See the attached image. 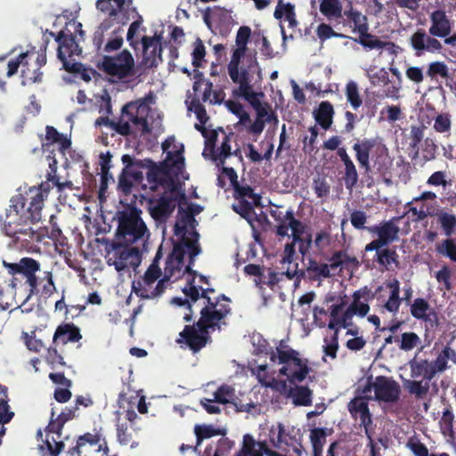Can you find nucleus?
<instances>
[{
	"instance_id": "obj_1",
	"label": "nucleus",
	"mask_w": 456,
	"mask_h": 456,
	"mask_svg": "<svg viewBox=\"0 0 456 456\" xmlns=\"http://www.w3.org/2000/svg\"><path fill=\"white\" fill-rule=\"evenodd\" d=\"M49 186L41 183L38 189L30 188L25 194H17L11 198L10 206L4 216H0L2 229L6 236L16 240H33L35 231L31 224L41 220L45 198Z\"/></svg>"
},
{
	"instance_id": "obj_2",
	"label": "nucleus",
	"mask_w": 456,
	"mask_h": 456,
	"mask_svg": "<svg viewBox=\"0 0 456 456\" xmlns=\"http://www.w3.org/2000/svg\"><path fill=\"white\" fill-rule=\"evenodd\" d=\"M174 139H167L162 143L163 151H167V158L159 164L155 163L148 159L146 177L152 190H156L158 186L172 188L171 192H175L174 179L183 173L185 163L183 156V148L175 151H167Z\"/></svg>"
},
{
	"instance_id": "obj_3",
	"label": "nucleus",
	"mask_w": 456,
	"mask_h": 456,
	"mask_svg": "<svg viewBox=\"0 0 456 456\" xmlns=\"http://www.w3.org/2000/svg\"><path fill=\"white\" fill-rule=\"evenodd\" d=\"M221 313H210L208 308L200 310V317L192 325H185L176 339L177 344H185L193 353L200 351L211 341L210 330H220L225 324Z\"/></svg>"
},
{
	"instance_id": "obj_4",
	"label": "nucleus",
	"mask_w": 456,
	"mask_h": 456,
	"mask_svg": "<svg viewBox=\"0 0 456 456\" xmlns=\"http://www.w3.org/2000/svg\"><path fill=\"white\" fill-rule=\"evenodd\" d=\"M149 110V107L143 102H130L122 107L118 121L111 120L108 117H99L95 120V126L104 125L118 134L127 136L132 134L130 124H133L142 134H150L151 129L147 120Z\"/></svg>"
},
{
	"instance_id": "obj_5",
	"label": "nucleus",
	"mask_w": 456,
	"mask_h": 456,
	"mask_svg": "<svg viewBox=\"0 0 456 456\" xmlns=\"http://www.w3.org/2000/svg\"><path fill=\"white\" fill-rule=\"evenodd\" d=\"M10 268L16 280H25L29 294L38 293L39 287L43 295H51L55 290L52 272L44 271L42 276L37 275L41 272L40 264L32 257H22L19 263L12 264Z\"/></svg>"
},
{
	"instance_id": "obj_6",
	"label": "nucleus",
	"mask_w": 456,
	"mask_h": 456,
	"mask_svg": "<svg viewBox=\"0 0 456 456\" xmlns=\"http://www.w3.org/2000/svg\"><path fill=\"white\" fill-rule=\"evenodd\" d=\"M359 166L365 173L371 171L370 160L379 174L385 175L389 168L390 160L387 147L373 138H364L353 145Z\"/></svg>"
},
{
	"instance_id": "obj_7",
	"label": "nucleus",
	"mask_w": 456,
	"mask_h": 456,
	"mask_svg": "<svg viewBox=\"0 0 456 456\" xmlns=\"http://www.w3.org/2000/svg\"><path fill=\"white\" fill-rule=\"evenodd\" d=\"M141 214L142 211L136 208L118 212L116 240L130 245L138 243L144 245L149 237V231Z\"/></svg>"
},
{
	"instance_id": "obj_8",
	"label": "nucleus",
	"mask_w": 456,
	"mask_h": 456,
	"mask_svg": "<svg viewBox=\"0 0 456 456\" xmlns=\"http://www.w3.org/2000/svg\"><path fill=\"white\" fill-rule=\"evenodd\" d=\"M452 354H455V351L446 346L434 361L414 358L409 362L411 377L412 379L421 378V380L430 383L437 373L444 372L449 368L448 360L452 357Z\"/></svg>"
},
{
	"instance_id": "obj_9",
	"label": "nucleus",
	"mask_w": 456,
	"mask_h": 456,
	"mask_svg": "<svg viewBox=\"0 0 456 456\" xmlns=\"http://www.w3.org/2000/svg\"><path fill=\"white\" fill-rule=\"evenodd\" d=\"M106 262L113 265L118 272H123L129 267H135L141 261V248L120 241H112L106 247Z\"/></svg>"
},
{
	"instance_id": "obj_10",
	"label": "nucleus",
	"mask_w": 456,
	"mask_h": 456,
	"mask_svg": "<svg viewBox=\"0 0 456 456\" xmlns=\"http://www.w3.org/2000/svg\"><path fill=\"white\" fill-rule=\"evenodd\" d=\"M279 363L283 364L280 369V374L286 376L290 384H297L304 381L311 371L307 359L299 357V353L294 349H277Z\"/></svg>"
},
{
	"instance_id": "obj_11",
	"label": "nucleus",
	"mask_w": 456,
	"mask_h": 456,
	"mask_svg": "<svg viewBox=\"0 0 456 456\" xmlns=\"http://www.w3.org/2000/svg\"><path fill=\"white\" fill-rule=\"evenodd\" d=\"M98 67L107 75L119 80L134 74V60L127 49H124L114 56L104 55Z\"/></svg>"
},
{
	"instance_id": "obj_12",
	"label": "nucleus",
	"mask_w": 456,
	"mask_h": 456,
	"mask_svg": "<svg viewBox=\"0 0 456 456\" xmlns=\"http://www.w3.org/2000/svg\"><path fill=\"white\" fill-rule=\"evenodd\" d=\"M50 35L54 37L53 32H51ZM55 41L59 45L57 56L62 62L63 69L66 71H77L81 67V63L74 61L72 57L80 55L82 49L77 43L75 36L72 33L67 34L61 30L55 36Z\"/></svg>"
},
{
	"instance_id": "obj_13",
	"label": "nucleus",
	"mask_w": 456,
	"mask_h": 456,
	"mask_svg": "<svg viewBox=\"0 0 456 456\" xmlns=\"http://www.w3.org/2000/svg\"><path fill=\"white\" fill-rule=\"evenodd\" d=\"M398 220L399 218L395 217L391 220L380 223L379 224L368 227V231L377 235L378 238L365 246V251L379 249V248L387 247L390 243L397 240L400 228L396 225L395 221Z\"/></svg>"
},
{
	"instance_id": "obj_14",
	"label": "nucleus",
	"mask_w": 456,
	"mask_h": 456,
	"mask_svg": "<svg viewBox=\"0 0 456 456\" xmlns=\"http://www.w3.org/2000/svg\"><path fill=\"white\" fill-rule=\"evenodd\" d=\"M100 452L104 455L109 453L107 442L100 432L85 433L78 436L75 446L68 449V453L71 456H87L91 452Z\"/></svg>"
},
{
	"instance_id": "obj_15",
	"label": "nucleus",
	"mask_w": 456,
	"mask_h": 456,
	"mask_svg": "<svg viewBox=\"0 0 456 456\" xmlns=\"http://www.w3.org/2000/svg\"><path fill=\"white\" fill-rule=\"evenodd\" d=\"M125 167L119 176V184L124 188H131L133 183H142L144 179L143 170L147 171L148 159H138L128 154L121 158Z\"/></svg>"
},
{
	"instance_id": "obj_16",
	"label": "nucleus",
	"mask_w": 456,
	"mask_h": 456,
	"mask_svg": "<svg viewBox=\"0 0 456 456\" xmlns=\"http://www.w3.org/2000/svg\"><path fill=\"white\" fill-rule=\"evenodd\" d=\"M248 50L247 46L237 45L233 50L230 62L227 65V71L232 81H238L241 75L245 73L246 76L253 75L257 72L260 77L261 70L256 61V56L250 57L248 60L246 67L240 66L241 59L245 56Z\"/></svg>"
},
{
	"instance_id": "obj_17",
	"label": "nucleus",
	"mask_w": 456,
	"mask_h": 456,
	"mask_svg": "<svg viewBox=\"0 0 456 456\" xmlns=\"http://www.w3.org/2000/svg\"><path fill=\"white\" fill-rule=\"evenodd\" d=\"M401 395L400 385L391 377L377 376L374 379V399L379 403H395Z\"/></svg>"
},
{
	"instance_id": "obj_18",
	"label": "nucleus",
	"mask_w": 456,
	"mask_h": 456,
	"mask_svg": "<svg viewBox=\"0 0 456 456\" xmlns=\"http://www.w3.org/2000/svg\"><path fill=\"white\" fill-rule=\"evenodd\" d=\"M164 193L159 199L151 198L147 200V208L151 217L157 222L166 221L175 208L176 196Z\"/></svg>"
},
{
	"instance_id": "obj_19",
	"label": "nucleus",
	"mask_w": 456,
	"mask_h": 456,
	"mask_svg": "<svg viewBox=\"0 0 456 456\" xmlns=\"http://www.w3.org/2000/svg\"><path fill=\"white\" fill-rule=\"evenodd\" d=\"M410 313L413 318L425 323L428 329H435L439 325L436 311L423 297H417L410 305Z\"/></svg>"
},
{
	"instance_id": "obj_20",
	"label": "nucleus",
	"mask_w": 456,
	"mask_h": 456,
	"mask_svg": "<svg viewBox=\"0 0 456 456\" xmlns=\"http://www.w3.org/2000/svg\"><path fill=\"white\" fill-rule=\"evenodd\" d=\"M161 36H143L141 43L143 50V61L150 67L154 68L162 62Z\"/></svg>"
},
{
	"instance_id": "obj_21",
	"label": "nucleus",
	"mask_w": 456,
	"mask_h": 456,
	"mask_svg": "<svg viewBox=\"0 0 456 456\" xmlns=\"http://www.w3.org/2000/svg\"><path fill=\"white\" fill-rule=\"evenodd\" d=\"M126 0H97L96 8L108 14L105 20H110L112 23L126 25L129 21V16L124 10Z\"/></svg>"
},
{
	"instance_id": "obj_22",
	"label": "nucleus",
	"mask_w": 456,
	"mask_h": 456,
	"mask_svg": "<svg viewBox=\"0 0 456 456\" xmlns=\"http://www.w3.org/2000/svg\"><path fill=\"white\" fill-rule=\"evenodd\" d=\"M366 399L370 397H354L347 404L348 411L354 419L360 418V425L363 426L366 436L371 439L369 432L370 427L372 424V417L370 411L369 404Z\"/></svg>"
},
{
	"instance_id": "obj_23",
	"label": "nucleus",
	"mask_w": 456,
	"mask_h": 456,
	"mask_svg": "<svg viewBox=\"0 0 456 456\" xmlns=\"http://www.w3.org/2000/svg\"><path fill=\"white\" fill-rule=\"evenodd\" d=\"M252 80L253 75L246 76L244 73L238 81H232L234 84L238 85V87L233 89L232 95L244 98L253 109H255L261 103L259 97L264 94L262 93L257 94L254 91Z\"/></svg>"
},
{
	"instance_id": "obj_24",
	"label": "nucleus",
	"mask_w": 456,
	"mask_h": 456,
	"mask_svg": "<svg viewBox=\"0 0 456 456\" xmlns=\"http://www.w3.org/2000/svg\"><path fill=\"white\" fill-rule=\"evenodd\" d=\"M233 136L232 133L226 134L224 133V138L219 148L215 151L217 133L213 131L210 137L206 141V147L209 148L213 153V159L219 161V164L224 165V160L232 155L231 138Z\"/></svg>"
},
{
	"instance_id": "obj_25",
	"label": "nucleus",
	"mask_w": 456,
	"mask_h": 456,
	"mask_svg": "<svg viewBox=\"0 0 456 456\" xmlns=\"http://www.w3.org/2000/svg\"><path fill=\"white\" fill-rule=\"evenodd\" d=\"M82 338L80 330L74 323L60 324L53 334V344L54 346L76 343Z\"/></svg>"
},
{
	"instance_id": "obj_26",
	"label": "nucleus",
	"mask_w": 456,
	"mask_h": 456,
	"mask_svg": "<svg viewBox=\"0 0 456 456\" xmlns=\"http://www.w3.org/2000/svg\"><path fill=\"white\" fill-rule=\"evenodd\" d=\"M429 34L433 37H445L450 35L452 27L444 11L436 10L430 14Z\"/></svg>"
},
{
	"instance_id": "obj_27",
	"label": "nucleus",
	"mask_w": 456,
	"mask_h": 456,
	"mask_svg": "<svg viewBox=\"0 0 456 456\" xmlns=\"http://www.w3.org/2000/svg\"><path fill=\"white\" fill-rule=\"evenodd\" d=\"M369 294L370 289L367 287L355 291L353 294V301L345 310L346 317H354V315L364 317L370 311V305L367 303L368 298H365V302H362L361 298L369 296Z\"/></svg>"
},
{
	"instance_id": "obj_28",
	"label": "nucleus",
	"mask_w": 456,
	"mask_h": 456,
	"mask_svg": "<svg viewBox=\"0 0 456 456\" xmlns=\"http://www.w3.org/2000/svg\"><path fill=\"white\" fill-rule=\"evenodd\" d=\"M159 251L157 253L153 262L146 270L144 275L137 281L133 282V290L136 294L139 289H149L156 282V281L161 276V270L159 266L158 260L159 257Z\"/></svg>"
},
{
	"instance_id": "obj_29",
	"label": "nucleus",
	"mask_w": 456,
	"mask_h": 456,
	"mask_svg": "<svg viewBox=\"0 0 456 456\" xmlns=\"http://www.w3.org/2000/svg\"><path fill=\"white\" fill-rule=\"evenodd\" d=\"M320 12L337 27L343 20V8L339 0H321Z\"/></svg>"
},
{
	"instance_id": "obj_30",
	"label": "nucleus",
	"mask_w": 456,
	"mask_h": 456,
	"mask_svg": "<svg viewBox=\"0 0 456 456\" xmlns=\"http://www.w3.org/2000/svg\"><path fill=\"white\" fill-rule=\"evenodd\" d=\"M346 21L354 25L353 32L362 34L369 30L367 18L359 11L354 10L353 7H351L348 11L344 12L343 20H341L340 24H342L343 27H346Z\"/></svg>"
},
{
	"instance_id": "obj_31",
	"label": "nucleus",
	"mask_w": 456,
	"mask_h": 456,
	"mask_svg": "<svg viewBox=\"0 0 456 456\" xmlns=\"http://www.w3.org/2000/svg\"><path fill=\"white\" fill-rule=\"evenodd\" d=\"M376 251L373 261L378 263V265L386 270H390L392 265H395V267H399V256L396 253L395 248H390L387 247L379 248V249H374Z\"/></svg>"
},
{
	"instance_id": "obj_32",
	"label": "nucleus",
	"mask_w": 456,
	"mask_h": 456,
	"mask_svg": "<svg viewBox=\"0 0 456 456\" xmlns=\"http://www.w3.org/2000/svg\"><path fill=\"white\" fill-rule=\"evenodd\" d=\"M426 75L431 81L438 82V77L446 80V86L452 87V77L450 75L449 68L444 61H433L428 65Z\"/></svg>"
},
{
	"instance_id": "obj_33",
	"label": "nucleus",
	"mask_w": 456,
	"mask_h": 456,
	"mask_svg": "<svg viewBox=\"0 0 456 456\" xmlns=\"http://www.w3.org/2000/svg\"><path fill=\"white\" fill-rule=\"evenodd\" d=\"M306 225L300 220L295 218L288 225L276 226V234L281 237L289 235V229L292 231L293 242L301 240V238L305 237L308 232H306Z\"/></svg>"
},
{
	"instance_id": "obj_34",
	"label": "nucleus",
	"mask_w": 456,
	"mask_h": 456,
	"mask_svg": "<svg viewBox=\"0 0 456 456\" xmlns=\"http://www.w3.org/2000/svg\"><path fill=\"white\" fill-rule=\"evenodd\" d=\"M333 115V105L328 101L322 102L314 112L315 121L325 130L330 127Z\"/></svg>"
},
{
	"instance_id": "obj_35",
	"label": "nucleus",
	"mask_w": 456,
	"mask_h": 456,
	"mask_svg": "<svg viewBox=\"0 0 456 456\" xmlns=\"http://www.w3.org/2000/svg\"><path fill=\"white\" fill-rule=\"evenodd\" d=\"M288 396L292 398V402L297 406H310L312 404L313 391L306 386H298L295 384L290 387Z\"/></svg>"
},
{
	"instance_id": "obj_36",
	"label": "nucleus",
	"mask_w": 456,
	"mask_h": 456,
	"mask_svg": "<svg viewBox=\"0 0 456 456\" xmlns=\"http://www.w3.org/2000/svg\"><path fill=\"white\" fill-rule=\"evenodd\" d=\"M267 449L266 442H256L250 435H245L243 437V446L237 456L241 453L244 456H263Z\"/></svg>"
},
{
	"instance_id": "obj_37",
	"label": "nucleus",
	"mask_w": 456,
	"mask_h": 456,
	"mask_svg": "<svg viewBox=\"0 0 456 456\" xmlns=\"http://www.w3.org/2000/svg\"><path fill=\"white\" fill-rule=\"evenodd\" d=\"M45 139L51 143H58L59 151L62 155H65L66 151H69L71 147V140L67 135L61 134L58 130L52 126H47L45 128Z\"/></svg>"
},
{
	"instance_id": "obj_38",
	"label": "nucleus",
	"mask_w": 456,
	"mask_h": 456,
	"mask_svg": "<svg viewBox=\"0 0 456 456\" xmlns=\"http://www.w3.org/2000/svg\"><path fill=\"white\" fill-rule=\"evenodd\" d=\"M124 25L121 23L115 24V26L111 28L110 33V37L106 44L102 47V51L104 53H112L117 50H119L124 43L123 33H124Z\"/></svg>"
},
{
	"instance_id": "obj_39",
	"label": "nucleus",
	"mask_w": 456,
	"mask_h": 456,
	"mask_svg": "<svg viewBox=\"0 0 456 456\" xmlns=\"http://www.w3.org/2000/svg\"><path fill=\"white\" fill-rule=\"evenodd\" d=\"M204 86V91L202 93L200 102H209L212 99L213 94V83L204 78L203 73L196 70L194 74V83L192 89L196 93L200 91L201 86Z\"/></svg>"
},
{
	"instance_id": "obj_40",
	"label": "nucleus",
	"mask_w": 456,
	"mask_h": 456,
	"mask_svg": "<svg viewBox=\"0 0 456 456\" xmlns=\"http://www.w3.org/2000/svg\"><path fill=\"white\" fill-rule=\"evenodd\" d=\"M201 293L200 297L203 298L206 301V305L203 308H208V310L216 313H221L222 319L224 320L227 315H229L232 312V308L230 305H220L219 308H217L218 301H214L209 296V293H214L215 289L212 288L208 289H202L200 288Z\"/></svg>"
},
{
	"instance_id": "obj_41",
	"label": "nucleus",
	"mask_w": 456,
	"mask_h": 456,
	"mask_svg": "<svg viewBox=\"0 0 456 456\" xmlns=\"http://www.w3.org/2000/svg\"><path fill=\"white\" fill-rule=\"evenodd\" d=\"M407 391L418 400L424 399L430 388V383L424 380L408 379L404 382Z\"/></svg>"
},
{
	"instance_id": "obj_42",
	"label": "nucleus",
	"mask_w": 456,
	"mask_h": 456,
	"mask_svg": "<svg viewBox=\"0 0 456 456\" xmlns=\"http://www.w3.org/2000/svg\"><path fill=\"white\" fill-rule=\"evenodd\" d=\"M194 433L197 440L196 446L193 448L194 451H197L198 446L201 444L203 440L224 434L222 429L206 424L195 425Z\"/></svg>"
},
{
	"instance_id": "obj_43",
	"label": "nucleus",
	"mask_w": 456,
	"mask_h": 456,
	"mask_svg": "<svg viewBox=\"0 0 456 456\" xmlns=\"http://www.w3.org/2000/svg\"><path fill=\"white\" fill-rule=\"evenodd\" d=\"M47 159L50 171L46 175L47 182L45 183L50 187L48 182H51L53 183V186H56L60 191H63L66 187L71 188V182H60V179L56 175L58 162L55 159V158L52 157L51 155H48Z\"/></svg>"
},
{
	"instance_id": "obj_44",
	"label": "nucleus",
	"mask_w": 456,
	"mask_h": 456,
	"mask_svg": "<svg viewBox=\"0 0 456 456\" xmlns=\"http://www.w3.org/2000/svg\"><path fill=\"white\" fill-rule=\"evenodd\" d=\"M273 15L277 20H281L284 17L289 22V26L290 28L297 26L295 6L292 4L288 3L286 4H277Z\"/></svg>"
},
{
	"instance_id": "obj_45",
	"label": "nucleus",
	"mask_w": 456,
	"mask_h": 456,
	"mask_svg": "<svg viewBox=\"0 0 456 456\" xmlns=\"http://www.w3.org/2000/svg\"><path fill=\"white\" fill-rule=\"evenodd\" d=\"M0 394H3V397H0V428H2L12 420L14 412L10 411L7 387L0 385Z\"/></svg>"
},
{
	"instance_id": "obj_46",
	"label": "nucleus",
	"mask_w": 456,
	"mask_h": 456,
	"mask_svg": "<svg viewBox=\"0 0 456 456\" xmlns=\"http://www.w3.org/2000/svg\"><path fill=\"white\" fill-rule=\"evenodd\" d=\"M231 16L228 12L219 6H216L213 9L207 8L203 14L204 22L208 28L211 27V23H220L222 20H230Z\"/></svg>"
},
{
	"instance_id": "obj_47",
	"label": "nucleus",
	"mask_w": 456,
	"mask_h": 456,
	"mask_svg": "<svg viewBox=\"0 0 456 456\" xmlns=\"http://www.w3.org/2000/svg\"><path fill=\"white\" fill-rule=\"evenodd\" d=\"M233 196L236 200L251 199L255 206H259L261 202V196L255 193L254 190L249 185H240L239 183L233 187Z\"/></svg>"
},
{
	"instance_id": "obj_48",
	"label": "nucleus",
	"mask_w": 456,
	"mask_h": 456,
	"mask_svg": "<svg viewBox=\"0 0 456 456\" xmlns=\"http://www.w3.org/2000/svg\"><path fill=\"white\" fill-rule=\"evenodd\" d=\"M345 303L342 301L338 304H334L330 305L329 309L330 313V322L328 323V328L330 330H333L334 332H339V325L342 321V311L344 309Z\"/></svg>"
},
{
	"instance_id": "obj_49",
	"label": "nucleus",
	"mask_w": 456,
	"mask_h": 456,
	"mask_svg": "<svg viewBox=\"0 0 456 456\" xmlns=\"http://www.w3.org/2000/svg\"><path fill=\"white\" fill-rule=\"evenodd\" d=\"M171 278L165 276L158 281L155 288L139 289L136 295L142 298H154L162 295L166 289V284Z\"/></svg>"
},
{
	"instance_id": "obj_50",
	"label": "nucleus",
	"mask_w": 456,
	"mask_h": 456,
	"mask_svg": "<svg viewBox=\"0 0 456 456\" xmlns=\"http://www.w3.org/2000/svg\"><path fill=\"white\" fill-rule=\"evenodd\" d=\"M330 269L336 270L337 268L347 265L354 264L357 262L356 258L350 256L345 250L335 251L329 258Z\"/></svg>"
},
{
	"instance_id": "obj_51",
	"label": "nucleus",
	"mask_w": 456,
	"mask_h": 456,
	"mask_svg": "<svg viewBox=\"0 0 456 456\" xmlns=\"http://www.w3.org/2000/svg\"><path fill=\"white\" fill-rule=\"evenodd\" d=\"M327 432L325 428H314L310 431V441L313 452L322 453L323 445L326 442Z\"/></svg>"
},
{
	"instance_id": "obj_52",
	"label": "nucleus",
	"mask_w": 456,
	"mask_h": 456,
	"mask_svg": "<svg viewBox=\"0 0 456 456\" xmlns=\"http://www.w3.org/2000/svg\"><path fill=\"white\" fill-rule=\"evenodd\" d=\"M115 26L110 20H103V21L98 26L94 31L93 37V44L97 51H100L103 47L105 33L108 32Z\"/></svg>"
},
{
	"instance_id": "obj_53",
	"label": "nucleus",
	"mask_w": 456,
	"mask_h": 456,
	"mask_svg": "<svg viewBox=\"0 0 456 456\" xmlns=\"http://www.w3.org/2000/svg\"><path fill=\"white\" fill-rule=\"evenodd\" d=\"M363 47L370 50L383 49L387 43L381 41L377 36L365 32L359 34V39L355 40Z\"/></svg>"
},
{
	"instance_id": "obj_54",
	"label": "nucleus",
	"mask_w": 456,
	"mask_h": 456,
	"mask_svg": "<svg viewBox=\"0 0 456 456\" xmlns=\"http://www.w3.org/2000/svg\"><path fill=\"white\" fill-rule=\"evenodd\" d=\"M346 96L347 102L354 110H357L362 104V100L360 96L358 86L354 81H349L346 86Z\"/></svg>"
},
{
	"instance_id": "obj_55",
	"label": "nucleus",
	"mask_w": 456,
	"mask_h": 456,
	"mask_svg": "<svg viewBox=\"0 0 456 456\" xmlns=\"http://www.w3.org/2000/svg\"><path fill=\"white\" fill-rule=\"evenodd\" d=\"M132 12L135 13L136 20H134L128 28L127 34H126V40L128 41L129 45L134 48L137 49L139 45V41L134 39V37L137 33V31L140 29L142 24V17L136 12L135 8H132Z\"/></svg>"
},
{
	"instance_id": "obj_56",
	"label": "nucleus",
	"mask_w": 456,
	"mask_h": 456,
	"mask_svg": "<svg viewBox=\"0 0 456 456\" xmlns=\"http://www.w3.org/2000/svg\"><path fill=\"white\" fill-rule=\"evenodd\" d=\"M420 342V338L415 332H404L400 338L399 348L403 351L408 352L418 346Z\"/></svg>"
},
{
	"instance_id": "obj_57",
	"label": "nucleus",
	"mask_w": 456,
	"mask_h": 456,
	"mask_svg": "<svg viewBox=\"0 0 456 456\" xmlns=\"http://www.w3.org/2000/svg\"><path fill=\"white\" fill-rule=\"evenodd\" d=\"M238 203L232 206L233 210L238 213L240 216L248 220L251 221L253 216H256V212L254 210L253 202H249L247 200H238Z\"/></svg>"
},
{
	"instance_id": "obj_58",
	"label": "nucleus",
	"mask_w": 456,
	"mask_h": 456,
	"mask_svg": "<svg viewBox=\"0 0 456 456\" xmlns=\"http://www.w3.org/2000/svg\"><path fill=\"white\" fill-rule=\"evenodd\" d=\"M33 55L29 52L20 53L17 58L8 61L7 77H11L18 72V69L21 66L24 69L28 65V59Z\"/></svg>"
},
{
	"instance_id": "obj_59",
	"label": "nucleus",
	"mask_w": 456,
	"mask_h": 456,
	"mask_svg": "<svg viewBox=\"0 0 456 456\" xmlns=\"http://www.w3.org/2000/svg\"><path fill=\"white\" fill-rule=\"evenodd\" d=\"M234 395L235 389L229 385L224 384L214 393V401L221 404H226L230 403Z\"/></svg>"
},
{
	"instance_id": "obj_60",
	"label": "nucleus",
	"mask_w": 456,
	"mask_h": 456,
	"mask_svg": "<svg viewBox=\"0 0 456 456\" xmlns=\"http://www.w3.org/2000/svg\"><path fill=\"white\" fill-rule=\"evenodd\" d=\"M427 33L424 29H418L415 33H413L411 37V45L412 48L416 51L417 56H421L425 52V45L427 40Z\"/></svg>"
},
{
	"instance_id": "obj_61",
	"label": "nucleus",
	"mask_w": 456,
	"mask_h": 456,
	"mask_svg": "<svg viewBox=\"0 0 456 456\" xmlns=\"http://www.w3.org/2000/svg\"><path fill=\"white\" fill-rule=\"evenodd\" d=\"M271 216L277 223L276 226L281 225H288V223H290L293 219H295L294 212L292 209L287 210L283 213L279 206H275L274 208H271L270 210Z\"/></svg>"
},
{
	"instance_id": "obj_62",
	"label": "nucleus",
	"mask_w": 456,
	"mask_h": 456,
	"mask_svg": "<svg viewBox=\"0 0 456 456\" xmlns=\"http://www.w3.org/2000/svg\"><path fill=\"white\" fill-rule=\"evenodd\" d=\"M22 85L40 83L42 81L43 72L41 69L36 67L30 69L28 64L24 69H21Z\"/></svg>"
},
{
	"instance_id": "obj_63",
	"label": "nucleus",
	"mask_w": 456,
	"mask_h": 456,
	"mask_svg": "<svg viewBox=\"0 0 456 456\" xmlns=\"http://www.w3.org/2000/svg\"><path fill=\"white\" fill-rule=\"evenodd\" d=\"M313 189L318 198H326L330 192V184L325 176L318 175L314 178Z\"/></svg>"
},
{
	"instance_id": "obj_64",
	"label": "nucleus",
	"mask_w": 456,
	"mask_h": 456,
	"mask_svg": "<svg viewBox=\"0 0 456 456\" xmlns=\"http://www.w3.org/2000/svg\"><path fill=\"white\" fill-rule=\"evenodd\" d=\"M439 223L447 236L452 235L456 229V216L446 212L439 216Z\"/></svg>"
}]
</instances>
